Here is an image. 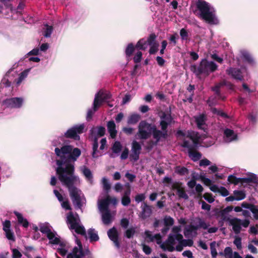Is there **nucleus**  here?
<instances>
[{"mask_svg": "<svg viewBox=\"0 0 258 258\" xmlns=\"http://www.w3.org/2000/svg\"><path fill=\"white\" fill-rule=\"evenodd\" d=\"M56 155L60 157L56 161V173L62 184L68 189L70 198L75 208L83 207L81 190L74 185L77 177L75 175V167L72 162L76 161L81 154V150L71 145H64L60 149L55 148Z\"/></svg>", "mask_w": 258, "mask_h": 258, "instance_id": "1", "label": "nucleus"}, {"mask_svg": "<svg viewBox=\"0 0 258 258\" xmlns=\"http://www.w3.org/2000/svg\"><path fill=\"white\" fill-rule=\"evenodd\" d=\"M160 120L159 124L161 130H158L155 124L150 123L146 120H142L138 125V131L137 135L140 140H146L151 135L155 140V143H158L161 139H166L168 137V126L171 124L173 117L170 113H166L164 111L160 113Z\"/></svg>", "mask_w": 258, "mask_h": 258, "instance_id": "2", "label": "nucleus"}, {"mask_svg": "<svg viewBox=\"0 0 258 258\" xmlns=\"http://www.w3.org/2000/svg\"><path fill=\"white\" fill-rule=\"evenodd\" d=\"M217 69L218 66L214 61L203 59L198 67L195 64L192 65L190 70L199 77L202 74L208 76L211 73L215 72Z\"/></svg>", "mask_w": 258, "mask_h": 258, "instance_id": "3", "label": "nucleus"}, {"mask_svg": "<svg viewBox=\"0 0 258 258\" xmlns=\"http://www.w3.org/2000/svg\"><path fill=\"white\" fill-rule=\"evenodd\" d=\"M196 7L200 12V17L210 24H216L217 19L215 14L210 11L208 3L202 0H198Z\"/></svg>", "mask_w": 258, "mask_h": 258, "instance_id": "4", "label": "nucleus"}, {"mask_svg": "<svg viewBox=\"0 0 258 258\" xmlns=\"http://www.w3.org/2000/svg\"><path fill=\"white\" fill-rule=\"evenodd\" d=\"M227 180L230 183H232L234 185H237L239 183H241L242 185L244 183H258L257 177L254 173H251L248 177L245 178H237L233 175H230L228 177Z\"/></svg>", "mask_w": 258, "mask_h": 258, "instance_id": "5", "label": "nucleus"}, {"mask_svg": "<svg viewBox=\"0 0 258 258\" xmlns=\"http://www.w3.org/2000/svg\"><path fill=\"white\" fill-rule=\"evenodd\" d=\"M181 146L188 149L189 157L194 161H197L202 158V154L197 151L199 146H190L189 141L184 140Z\"/></svg>", "mask_w": 258, "mask_h": 258, "instance_id": "6", "label": "nucleus"}, {"mask_svg": "<svg viewBox=\"0 0 258 258\" xmlns=\"http://www.w3.org/2000/svg\"><path fill=\"white\" fill-rule=\"evenodd\" d=\"M157 35L154 33H151L148 37L147 40L145 38L140 39L136 43V47L137 49L145 50L147 48V46L154 44L158 43L156 41Z\"/></svg>", "mask_w": 258, "mask_h": 258, "instance_id": "7", "label": "nucleus"}, {"mask_svg": "<svg viewBox=\"0 0 258 258\" xmlns=\"http://www.w3.org/2000/svg\"><path fill=\"white\" fill-rule=\"evenodd\" d=\"M85 126L83 124L76 125L68 130L64 134L66 138L72 139L76 141L80 140V137L79 134L84 132Z\"/></svg>", "mask_w": 258, "mask_h": 258, "instance_id": "8", "label": "nucleus"}, {"mask_svg": "<svg viewBox=\"0 0 258 258\" xmlns=\"http://www.w3.org/2000/svg\"><path fill=\"white\" fill-rule=\"evenodd\" d=\"M67 258H93V256L89 248L80 250L78 247L75 246L72 252L68 254Z\"/></svg>", "mask_w": 258, "mask_h": 258, "instance_id": "9", "label": "nucleus"}, {"mask_svg": "<svg viewBox=\"0 0 258 258\" xmlns=\"http://www.w3.org/2000/svg\"><path fill=\"white\" fill-rule=\"evenodd\" d=\"M110 93H106L99 91L96 95L93 102V108L94 111H97L98 108L101 105L103 102L110 99Z\"/></svg>", "mask_w": 258, "mask_h": 258, "instance_id": "10", "label": "nucleus"}, {"mask_svg": "<svg viewBox=\"0 0 258 258\" xmlns=\"http://www.w3.org/2000/svg\"><path fill=\"white\" fill-rule=\"evenodd\" d=\"M23 103V99L21 97H13L5 99L3 104L8 108H20Z\"/></svg>", "mask_w": 258, "mask_h": 258, "instance_id": "11", "label": "nucleus"}, {"mask_svg": "<svg viewBox=\"0 0 258 258\" xmlns=\"http://www.w3.org/2000/svg\"><path fill=\"white\" fill-rule=\"evenodd\" d=\"M105 128L102 126H93L89 131V138H94L97 137H101L104 136L105 134Z\"/></svg>", "mask_w": 258, "mask_h": 258, "instance_id": "12", "label": "nucleus"}, {"mask_svg": "<svg viewBox=\"0 0 258 258\" xmlns=\"http://www.w3.org/2000/svg\"><path fill=\"white\" fill-rule=\"evenodd\" d=\"M142 211L139 214V217L145 220L150 217L152 214V206L148 205L147 203L144 202L141 205Z\"/></svg>", "mask_w": 258, "mask_h": 258, "instance_id": "13", "label": "nucleus"}, {"mask_svg": "<svg viewBox=\"0 0 258 258\" xmlns=\"http://www.w3.org/2000/svg\"><path fill=\"white\" fill-rule=\"evenodd\" d=\"M107 235L109 239L112 241L115 245L119 248L120 244L118 240V233L115 227H113L110 229L107 232Z\"/></svg>", "mask_w": 258, "mask_h": 258, "instance_id": "14", "label": "nucleus"}, {"mask_svg": "<svg viewBox=\"0 0 258 258\" xmlns=\"http://www.w3.org/2000/svg\"><path fill=\"white\" fill-rule=\"evenodd\" d=\"M228 75H231L234 79L242 81L243 80V76L241 71L239 69L230 68L226 70Z\"/></svg>", "mask_w": 258, "mask_h": 258, "instance_id": "15", "label": "nucleus"}, {"mask_svg": "<svg viewBox=\"0 0 258 258\" xmlns=\"http://www.w3.org/2000/svg\"><path fill=\"white\" fill-rule=\"evenodd\" d=\"M230 224L232 226L233 230L235 234H239L240 232L241 227V220L238 218H234L231 219Z\"/></svg>", "mask_w": 258, "mask_h": 258, "instance_id": "16", "label": "nucleus"}, {"mask_svg": "<svg viewBox=\"0 0 258 258\" xmlns=\"http://www.w3.org/2000/svg\"><path fill=\"white\" fill-rule=\"evenodd\" d=\"M107 130L112 139H115L117 135L116 125L113 120L109 121L107 124Z\"/></svg>", "mask_w": 258, "mask_h": 258, "instance_id": "17", "label": "nucleus"}, {"mask_svg": "<svg viewBox=\"0 0 258 258\" xmlns=\"http://www.w3.org/2000/svg\"><path fill=\"white\" fill-rule=\"evenodd\" d=\"M79 219L75 217L72 212H70L68 213L67 216V223L70 224V229L77 226L79 223Z\"/></svg>", "mask_w": 258, "mask_h": 258, "instance_id": "18", "label": "nucleus"}, {"mask_svg": "<svg viewBox=\"0 0 258 258\" xmlns=\"http://www.w3.org/2000/svg\"><path fill=\"white\" fill-rule=\"evenodd\" d=\"M185 137L192 141V144H190V146H197L200 145V138L197 134L188 132L186 135H185Z\"/></svg>", "mask_w": 258, "mask_h": 258, "instance_id": "19", "label": "nucleus"}, {"mask_svg": "<svg viewBox=\"0 0 258 258\" xmlns=\"http://www.w3.org/2000/svg\"><path fill=\"white\" fill-rule=\"evenodd\" d=\"M206 120V116L204 114H202L197 116L195 118V121L199 129L205 131V122Z\"/></svg>", "mask_w": 258, "mask_h": 258, "instance_id": "20", "label": "nucleus"}, {"mask_svg": "<svg viewBox=\"0 0 258 258\" xmlns=\"http://www.w3.org/2000/svg\"><path fill=\"white\" fill-rule=\"evenodd\" d=\"M14 213L17 218L18 223L21 224L24 228H27L29 226V222L28 220L24 218L23 215L18 212L15 211Z\"/></svg>", "mask_w": 258, "mask_h": 258, "instance_id": "21", "label": "nucleus"}, {"mask_svg": "<svg viewBox=\"0 0 258 258\" xmlns=\"http://www.w3.org/2000/svg\"><path fill=\"white\" fill-rule=\"evenodd\" d=\"M135 48H137L136 47V45L134 46L133 43H129L125 50V54L126 58L128 60L130 57L132 56L133 54V53L135 51Z\"/></svg>", "mask_w": 258, "mask_h": 258, "instance_id": "22", "label": "nucleus"}, {"mask_svg": "<svg viewBox=\"0 0 258 258\" xmlns=\"http://www.w3.org/2000/svg\"><path fill=\"white\" fill-rule=\"evenodd\" d=\"M175 240L174 235L170 234L165 242L160 245V247L163 250H166V247L165 245H174Z\"/></svg>", "mask_w": 258, "mask_h": 258, "instance_id": "23", "label": "nucleus"}, {"mask_svg": "<svg viewBox=\"0 0 258 258\" xmlns=\"http://www.w3.org/2000/svg\"><path fill=\"white\" fill-rule=\"evenodd\" d=\"M224 136L227 138L229 141H232L237 139V136L232 130L226 128L224 132Z\"/></svg>", "mask_w": 258, "mask_h": 258, "instance_id": "24", "label": "nucleus"}, {"mask_svg": "<svg viewBox=\"0 0 258 258\" xmlns=\"http://www.w3.org/2000/svg\"><path fill=\"white\" fill-rule=\"evenodd\" d=\"M47 238L49 240V243L52 244H58L60 239L58 237H55L54 233L51 230L46 234Z\"/></svg>", "mask_w": 258, "mask_h": 258, "instance_id": "25", "label": "nucleus"}, {"mask_svg": "<svg viewBox=\"0 0 258 258\" xmlns=\"http://www.w3.org/2000/svg\"><path fill=\"white\" fill-rule=\"evenodd\" d=\"M225 84V82H221L217 84L214 87L211 88L212 91L215 93L219 99H224V98H222L221 96L220 88L221 87L224 86V85Z\"/></svg>", "mask_w": 258, "mask_h": 258, "instance_id": "26", "label": "nucleus"}, {"mask_svg": "<svg viewBox=\"0 0 258 258\" xmlns=\"http://www.w3.org/2000/svg\"><path fill=\"white\" fill-rule=\"evenodd\" d=\"M102 220L105 225H108L112 222V217L110 211L104 212L102 213Z\"/></svg>", "mask_w": 258, "mask_h": 258, "instance_id": "27", "label": "nucleus"}, {"mask_svg": "<svg viewBox=\"0 0 258 258\" xmlns=\"http://www.w3.org/2000/svg\"><path fill=\"white\" fill-rule=\"evenodd\" d=\"M88 234L89 236L90 241L91 242H96L99 239V237L94 229H89L88 230Z\"/></svg>", "mask_w": 258, "mask_h": 258, "instance_id": "28", "label": "nucleus"}, {"mask_svg": "<svg viewBox=\"0 0 258 258\" xmlns=\"http://www.w3.org/2000/svg\"><path fill=\"white\" fill-rule=\"evenodd\" d=\"M109 199L108 198H105V199H103L101 200L100 202L99 203V208L100 210L102 211H109Z\"/></svg>", "mask_w": 258, "mask_h": 258, "instance_id": "29", "label": "nucleus"}, {"mask_svg": "<svg viewBox=\"0 0 258 258\" xmlns=\"http://www.w3.org/2000/svg\"><path fill=\"white\" fill-rule=\"evenodd\" d=\"M141 116L138 114H133L131 115L127 119V123L129 124H135L140 119Z\"/></svg>", "mask_w": 258, "mask_h": 258, "instance_id": "30", "label": "nucleus"}, {"mask_svg": "<svg viewBox=\"0 0 258 258\" xmlns=\"http://www.w3.org/2000/svg\"><path fill=\"white\" fill-rule=\"evenodd\" d=\"M83 173L86 177V179L91 183H93V176L92 173L88 168L84 167L83 170Z\"/></svg>", "mask_w": 258, "mask_h": 258, "instance_id": "31", "label": "nucleus"}, {"mask_svg": "<svg viewBox=\"0 0 258 258\" xmlns=\"http://www.w3.org/2000/svg\"><path fill=\"white\" fill-rule=\"evenodd\" d=\"M71 229L75 230V232L77 233L81 234L87 237L86 230L84 227L82 225H80L79 223L77 226H75L74 227H72Z\"/></svg>", "mask_w": 258, "mask_h": 258, "instance_id": "32", "label": "nucleus"}, {"mask_svg": "<svg viewBox=\"0 0 258 258\" xmlns=\"http://www.w3.org/2000/svg\"><path fill=\"white\" fill-rule=\"evenodd\" d=\"M44 26L45 28L43 29V35L45 37H50L53 31V27L47 24H45Z\"/></svg>", "mask_w": 258, "mask_h": 258, "instance_id": "33", "label": "nucleus"}, {"mask_svg": "<svg viewBox=\"0 0 258 258\" xmlns=\"http://www.w3.org/2000/svg\"><path fill=\"white\" fill-rule=\"evenodd\" d=\"M141 150L142 147L139 143L134 141L132 143V152L140 154Z\"/></svg>", "mask_w": 258, "mask_h": 258, "instance_id": "34", "label": "nucleus"}, {"mask_svg": "<svg viewBox=\"0 0 258 258\" xmlns=\"http://www.w3.org/2000/svg\"><path fill=\"white\" fill-rule=\"evenodd\" d=\"M92 139L93 141L92 157L93 158H97V157H98V155H96V153L97 151L98 147L97 137H95L94 138H92Z\"/></svg>", "mask_w": 258, "mask_h": 258, "instance_id": "35", "label": "nucleus"}, {"mask_svg": "<svg viewBox=\"0 0 258 258\" xmlns=\"http://www.w3.org/2000/svg\"><path fill=\"white\" fill-rule=\"evenodd\" d=\"M226 213L223 212L222 210L219 211L218 215L221 217V220L219 221V223L222 225L223 223L225 221L230 222L231 219H230L227 215Z\"/></svg>", "mask_w": 258, "mask_h": 258, "instance_id": "36", "label": "nucleus"}, {"mask_svg": "<svg viewBox=\"0 0 258 258\" xmlns=\"http://www.w3.org/2000/svg\"><path fill=\"white\" fill-rule=\"evenodd\" d=\"M233 193L236 198V201L242 200L245 198L246 195L243 191L236 190L234 191Z\"/></svg>", "mask_w": 258, "mask_h": 258, "instance_id": "37", "label": "nucleus"}, {"mask_svg": "<svg viewBox=\"0 0 258 258\" xmlns=\"http://www.w3.org/2000/svg\"><path fill=\"white\" fill-rule=\"evenodd\" d=\"M122 149V146L119 141H115L112 147V152L114 153H119Z\"/></svg>", "mask_w": 258, "mask_h": 258, "instance_id": "38", "label": "nucleus"}, {"mask_svg": "<svg viewBox=\"0 0 258 258\" xmlns=\"http://www.w3.org/2000/svg\"><path fill=\"white\" fill-rule=\"evenodd\" d=\"M102 183L103 189L108 193L111 188V185L109 183L108 179L106 177H103L102 179Z\"/></svg>", "mask_w": 258, "mask_h": 258, "instance_id": "39", "label": "nucleus"}, {"mask_svg": "<svg viewBox=\"0 0 258 258\" xmlns=\"http://www.w3.org/2000/svg\"><path fill=\"white\" fill-rule=\"evenodd\" d=\"M179 33L180 36L182 41H189L188 33L185 29L182 28L181 29H180Z\"/></svg>", "mask_w": 258, "mask_h": 258, "instance_id": "40", "label": "nucleus"}, {"mask_svg": "<svg viewBox=\"0 0 258 258\" xmlns=\"http://www.w3.org/2000/svg\"><path fill=\"white\" fill-rule=\"evenodd\" d=\"M242 56L243 58L248 63L252 64L254 62L253 59L251 55L247 52H244L242 53Z\"/></svg>", "mask_w": 258, "mask_h": 258, "instance_id": "41", "label": "nucleus"}, {"mask_svg": "<svg viewBox=\"0 0 258 258\" xmlns=\"http://www.w3.org/2000/svg\"><path fill=\"white\" fill-rule=\"evenodd\" d=\"M176 172L180 175H184L188 173V170L185 167L177 166L176 168Z\"/></svg>", "mask_w": 258, "mask_h": 258, "instance_id": "42", "label": "nucleus"}, {"mask_svg": "<svg viewBox=\"0 0 258 258\" xmlns=\"http://www.w3.org/2000/svg\"><path fill=\"white\" fill-rule=\"evenodd\" d=\"M177 195L180 199L182 198L184 200H187L188 199V196L185 192L183 187L181 188L180 189L177 191Z\"/></svg>", "mask_w": 258, "mask_h": 258, "instance_id": "43", "label": "nucleus"}, {"mask_svg": "<svg viewBox=\"0 0 258 258\" xmlns=\"http://www.w3.org/2000/svg\"><path fill=\"white\" fill-rule=\"evenodd\" d=\"M135 233V228L134 227H131L125 231V236L127 238L130 239L133 237Z\"/></svg>", "mask_w": 258, "mask_h": 258, "instance_id": "44", "label": "nucleus"}, {"mask_svg": "<svg viewBox=\"0 0 258 258\" xmlns=\"http://www.w3.org/2000/svg\"><path fill=\"white\" fill-rule=\"evenodd\" d=\"M159 44L158 43H154V44L150 46L149 53L150 54H155L158 51V47Z\"/></svg>", "mask_w": 258, "mask_h": 258, "instance_id": "45", "label": "nucleus"}, {"mask_svg": "<svg viewBox=\"0 0 258 258\" xmlns=\"http://www.w3.org/2000/svg\"><path fill=\"white\" fill-rule=\"evenodd\" d=\"M164 224L165 226H171L174 224V220L170 216L165 217L164 219Z\"/></svg>", "mask_w": 258, "mask_h": 258, "instance_id": "46", "label": "nucleus"}, {"mask_svg": "<svg viewBox=\"0 0 258 258\" xmlns=\"http://www.w3.org/2000/svg\"><path fill=\"white\" fill-rule=\"evenodd\" d=\"M5 235L7 238L9 240L13 241H15V237L14 235V232L12 231V230H8L7 231H5Z\"/></svg>", "mask_w": 258, "mask_h": 258, "instance_id": "47", "label": "nucleus"}, {"mask_svg": "<svg viewBox=\"0 0 258 258\" xmlns=\"http://www.w3.org/2000/svg\"><path fill=\"white\" fill-rule=\"evenodd\" d=\"M142 52L140 51H138L133 58L134 62L136 63L140 62L142 58Z\"/></svg>", "mask_w": 258, "mask_h": 258, "instance_id": "48", "label": "nucleus"}, {"mask_svg": "<svg viewBox=\"0 0 258 258\" xmlns=\"http://www.w3.org/2000/svg\"><path fill=\"white\" fill-rule=\"evenodd\" d=\"M215 241H213L210 243L211 253L213 257H215L217 255V252L215 248Z\"/></svg>", "mask_w": 258, "mask_h": 258, "instance_id": "49", "label": "nucleus"}, {"mask_svg": "<svg viewBox=\"0 0 258 258\" xmlns=\"http://www.w3.org/2000/svg\"><path fill=\"white\" fill-rule=\"evenodd\" d=\"M3 230L5 232L8 230H11V222L10 220H6L3 222Z\"/></svg>", "mask_w": 258, "mask_h": 258, "instance_id": "50", "label": "nucleus"}, {"mask_svg": "<svg viewBox=\"0 0 258 258\" xmlns=\"http://www.w3.org/2000/svg\"><path fill=\"white\" fill-rule=\"evenodd\" d=\"M212 111L214 113H216L217 114V115H219L220 116H221V117H223L224 118H229V116L225 112L222 111H220V110H218L217 108H214L213 109H212Z\"/></svg>", "mask_w": 258, "mask_h": 258, "instance_id": "51", "label": "nucleus"}, {"mask_svg": "<svg viewBox=\"0 0 258 258\" xmlns=\"http://www.w3.org/2000/svg\"><path fill=\"white\" fill-rule=\"evenodd\" d=\"M203 198L209 203H212L215 200L212 196V194L209 192L205 193L203 195Z\"/></svg>", "mask_w": 258, "mask_h": 258, "instance_id": "52", "label": "nucleus"}, {"mask_svg": "<svg viewBox=\"0 0 258 258\" xmlns=\"http://www.w3.org/2000/svg\"><path fill=\"white\" fill-rule=\"evenodd\" d=\"M217 99L216 97L214 96H211L209 98L208 100H207V103L208 105L211 106H215L217 104Z\"/></svg>", "mask_w": 258, "mask_h": 258, "instance_id": "53", "label": "nucleus"}, {"mask_svg": "<svg viewBox=\"0 0 258 258\" xmlns=\"http://www.w3.org/2000/svg\"><path fill=\"white\" fill-rule=\"evenodd\" d=\"M131 202L130 197L122 196L121 198V204L124 206H128Z\"/></svg>", "mask_w": 258, "mask_h": 258, "instance_id": "54", "label": "nucleus"}, {"mask_svg": "<svg viewBox=\"0 0 258 258\" xmlns=\"http://www.w3.org/2000/svg\"><path fill=\"white\" fill-rule=\"evenodd\" d=\"M179 38V36L177 33H175L171 35L169 38V41L173 43V46H175L177 44V39Z\"/></svg>", "mask_w": 258, "mask_h": 258, "instance_id": "55", "label": "nucleus"}, {"mask_svg": "<svg viewBox=\"0 0 258 258\" xmlns=\"http://www.w3.org/2000/svg\"><path fill=\"white\" fill-rule=\"evenodd\" d=\"M218 192L220 193L221 195L223 197H226L228 196L229 194L228 190L225 187L223 186H221L219 188V191Z\"/></svg>", "mask_w": 258, "mask_h": 258, "instance_id": "56", "label": "nucleus"}, {"mask_svg": "<svg viewBox=\"0 0 258 258\" xmlns=\"http://www.w3.org/2000/svg\"><path fill=\"white\" fill-rule=\"evenodd\" d=\"M200 178L202 180V181L204 182V183L207 186H211L212 184V180L206 177L204 175H201Z\"/></svg>", "mask_w": 258, "mask_h": 258, "instance_id": "57", "label": "nucleus"}, {"mask_svg": "<svg viewBox=\"0 0 258 258\" xmlns=\"http://www.w3.org/2000/svg\"><path fill=\"white\" fill-rule=\"evenodd\" d=\"M233 243L236 246L238 249H241L242 248L241 238L240 237H236L233 241Z\"/></svg>", "mask_w": 258, "mask_h": 258, "instance_id": "58", "label": "nucleus"}, {"mask_svg": "<svg viewBox=\"0 0 258 258\" xmlns=\"http://www.w3.org/2000/svg\"><path fill=\"white\" fill-rule=\"evenodd\" d=\"M180 244H182L184 246H191L194 244V242L192 239H184L180 242Z\"/></svg>", "mask_w": 258, "mask_h": 258, "instance_id": "59", "label": "nucleus"}, {"mask_svg": "<svg viewBox=\"0 0 258 258\" xmlns=\"http://www.w3.org/2000/svg\"><path fill=\"white\" fill-rule=\"evenodd\" d=\"M224 253L225 256L227 258H232V250L230 247H226L224 249Z\"/></svg>", "mask_w": 258, "mask_h": 258, "instance_id": "60", "label": "nucleus"}, {"mask_svg": "<svg viewBox=\"0 0 258 258\" xmlns=\"http://www.w3.org/2000/svg\"><path fill=\"white\" fill-rule=\"evenodd\" d=\"M182 183L180 182H175L173 183L172 185V190H176L177 191L178 190L180 189L182 187Z\"/></svg>", "mask_w": 258, "mask_h": 258, "instance_id": "61", "label": "nucleus"}, {"mask_svg": "<svg viewBox=\"0 0 258 258\" xmlns=\"http://www.w3.org/2000/svg\"><path fill=\"white\" fill-rule=\"evenodd\" d=\"M204 188L200 184H198L196 186V191L198 193V197L199 198L202 197V192H203Z\"/></svg>", "mask_w": 258, "mask_h": 258, "instance_id": "62", "label": "nucleus"}, {"mask_svg": "<svg viewBox=\"0 0 258 258\" xmlns=\"http://www.w3.org/2000/svg\"><path fill=\"white\" fill-rule=\"evenodd\" d=\"M253 214L255 220H258V209L254 205L250 210Z\"/></svg>", "mask_w": 258, "mask_h": 258, "instance_id": "63", "label": "nucleus"}, {"mask_svg": "<svg viewBox=\"0 0 258 258\" xmlns=\"http://www.w3.org/2000/svg\"><path fill=\"white\" fill-rule=\"evenodd\" d=\"M21 256H22V254L18 249H17L16 248L13 249V254H12L13 258H21Z\"/></svg>", "mask_w": 258, "mask_h": 258, "instance_id": "64", "label": "nucleus"}]
</instances>
